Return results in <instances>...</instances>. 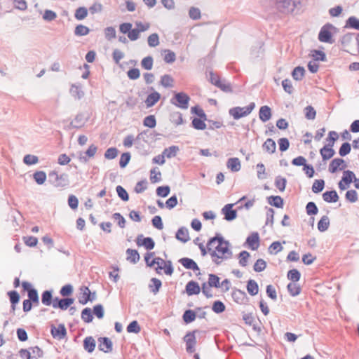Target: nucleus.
<instances>
[{
	"instance_id": "f3484780",
	"label": "nucleus",
	"mask_w": 359,
	"mask_h": 359,
	"mask_svg": "<svg viewBox=\"0 0 359 359\" xmlns=\"http://www.w3.org/2000/svg\"><path fill=\"white\" fill-rule=\"evenodd\" d=\"M98 348L104 353H109L112 351V342L108 337H100Z\"/></svg>"
},
{
	"instance_id": "13d9d810",
	"label": "nucleus",
	"mask_w": 359,
	"mask_h": 359,
	"mask_svg": "<svg viewBox=\"0 0 359 359\" xmlns=\"http://www.w3.org/2000/svg\"><path fill=\"white\" fill-rule=\"evenodd\" d=\"M131 158V155L130 152H124L121 154L120 160H119V166L121 168H124L129 163L130 160Z\"/></svg>"
},
{
	"instance_id": "c9c22d12",
	"label": "nucleus",
	"mask_w": 359,
	"mask_h": 359,
	"mask_svg": "<svg viewBox=\"0 0 359 359\" xmlns=\"http://www.w3.org/2000/svg\"><path fill=\"white\" fill-rule=\"evenodd\" d=\"M196 317V313L192 310H186L182 316L183 320L185 323H191L195 320Z\"/></svg>"
},
{
	"instance_id": "1a4fd4ad",
	"label": "nucleus",
	"mask_w": 359,
	"mask_h": 359,
	"mask_svg": "<svg viewBox=\"0 0 359 359\" xmlns=\"http://www.w3.org/2000/svg\"><path fill=\"white\" fill-rule=\"evenodd\" d=\"M236 203H226L221 210V213L224 215V219L231 222L237 217L238 208L233 209Z\"/></svg>"
},
{
	"instance_id": "b1692460",
	"label": "nucleus",
	"mask_w": 359,
	"mask_h": 359,
	"mask_svg": "<svg viewBox=\"0 0 359 359\" xmlns=\"http://www.w3.org/2000/svg\"><path fill=\"white\" fill-rule=\"evenodd\" d=\"M323 198L325 202H337L339 196L335 190L326 191L323 194Z\"/></svg>"
},
{
	"instance_id": "a878e982",
	"label": "nucleus",
	"mask_w": 359,
	"mask_h": 359,
	"mask_svg": "<svg viewBox=\"0 0 359 359\" xmlns=\"http://www.w3.org/2000/svg\"><path fill=\"white\" fill-rule=\"evenodd\" d=\"M344 28L354 29L359 31V19L355 16H351L346 20Z\"/></svg>"
},
{
	"instance_id": "a211bd4d",
	"label": "nucleus",
	"mask_w": 359,
	"mask_h": 359,
	"mask_svg": "<svg viewBox=\"0 0 359 359\" xmlns=\"http://www.w3.org/2000/svg\"><path fill=\"white\" fill-rule=\"evenodd\" d=\"M272 116L271 109L267 105L260 107L259 111V118L262 122L268 121Z\"/></svg>"
},
{
	"instance_id": "052dcab7",
	"label": "nucleus",
	"mask_w": 359,
	"mask_h": 359,
	"mask_svg": "<svg viewBox=\"0 0 359 359\" xmlns=\"http://www.w3.org/2000/svg\"><path fill=\"white\" fill-rule=\"evenodd\" d=\"M164 53L163 60L166 63L171 64L175 61L176 55L173 51L167 49L164 50Z\"/></svg>"
},
{
	"instance_id": "473e14b6",
	"label": "nucleus",
	"mask_w": 359,
	"mask_h": 359,
	"mask_svg": "<svg viewBox=\"0 0 359 359\" xmlns=\"http://www.w3.org/2000/svg\"><path fill=\"white\" fill-rule=\"evenodd\" d=\"M71 95L76 99L80 100L84 96V93L81 87L76 84H72L70 88Z\"/></svg>"
},
{
	"instance_id": "4be33fe9",
	"label": "nucleus",
	"mask_w": 359,
	"mask_h": 359,
	"mask_svg": "<svg viewBox=\"0 0 359 359\" xmlns=\"http://www.w3.org/2000/svg\"><path fill=\"white\" fill-rule=\"evenodd\" d=\"M341 163H344V160L340 158H336L331 161L329 165L328 170L330 173H335L338 170H341Z\"/></svg>"
},
{
	"instance_id": "4c0bfd02",
	"label": "nucleus",
	"mask_w": 359,
	"mask_h": 359,
	"mask_svg": "<svg viewBox=\"0 0 359 359\" xmlns=\"http://www.w3.org/2000/svg\"><path fill=\"white\" fill-rule=\"evenodd\" d=\"M174 83V79L169 74H164L161 78L160 83L164 88H170L172 87Z\"/></svg>"
},
{
	"instance_id": "0e129e2a",
	"label": "nucleus",
	"mask_w": 359,
	"mask_h": 359,
	"mask_svg": "<svg viewBox=\"0 0 359 359\" xmlns=\"http://www.w3.org/2000/svg\"><path fill=\"white\" fill-rule=\"evenodd\" d=\"M191 112L194 114H196L198 118H203L204 120H207V115L202 108H201L198 105H196L192 107L191 109Z\"/></svg>"
},
{
	"instance_id": "69168bd1",
	"label": "nucleus",
	"mask_w": 359,
	"mask_h": 359,
	"mask_svg": "<svg viewBox=\"0 0 359 359\" xmlns=\"http://www.w3.org/2000/svg\"><path fill=\"white\" fill-rule=\"evenodd\" d=\"M148 45L150 47H156L159 44V36L156 33L150 34L147 39Z\"/></svg>"
},
{
	"instance_id": "cd10ccee",
	"label": "nucleus",
	"mask_w": 359,
	"mask_h": 359,
	"mask_svg": "<svg viewBox=\"0 0 359 359\" xmlns=\"http://www.w3.org/2000/svg\"><path fill=\"white\" fill-rule=\"evenodd\" d=\"M126 259L133 264H136L140 260V255L136 250L128 248L126 250Z\"/></svg>"
},
{
	"instance_id": "39448f33",
	"label": "nucleus",
	"mask_w": 359,
	"mask_h": 359,
	"mask_svg": "<svg viewBox=\"0 0 359 359\" xmlns=\"http://www.w3.org/2000/svg\"><path fill=\"white\" fill-rule=\"evenodd\" d=\"M255 108V103L252 102L248 106L234 107L229 110V114L235 120H238L243 117L248 116Z\"/></svg>"
},
{
	"instance_id": "864d4df0",
	"label": "nucleus",
	"mask_w": 359,
	"mask_h": 359,
	"mask_svg": "<svg viewBox=\"0 0 359 359\" xmlns=\"http://www.w3.org/2000/svg\"><path fill=\"white\" fill-rule=\"evenodd\" d=\"M31 359H39L43 356V351L38 346L31 347L29 348Z\"/></svg>"
},
{
	"instance_id": "f704fd0d",
	"label": "nucleus",
	"mask_w": 359,
	"mask_h": 359,
	"mask_svg": "<svg viewBox=\"0 0 359 359\" xmlns=\"http://www.w3.org/2000/svg\"><path fill=\"white\" fill-rule=\"evenodd\" d=\"M206 120H204L201 118H194L191 121L192 127L196 130H205L206 128V124L205 123V121Z\"/></svg>"
},
{
	"instance_id": "a18cd8bd",
	"label": "nucleus",
	"mask_w": 359,
	"mask_h": 359,
	"mask_svg": "<svg viewBox=\"0 0 359 359\" xmlns=\"http://www.w3.org/2000/svg\"><path fill=\"white\" fill-rule=\"evenodd\" d=\"M143 125L149 128H154L156 126V120L154 115H149L143 120Z\"/></svg>"
},
{
	"instance_id": "774afa93",
	"label": "nucleus",
	"mask_w": 359,
	"mask_h": 359,
	"mask_svg": "<svg viewBox=\"0 0 359 359\" xmlns=\"http://www.w3.org/2000/svg\"><path fill=\"white\" fill-rule=\"evenodd\" d=\"M141 328L137 321L133 320L127 326V332L129 333L137 334L140 332Z\"/></svg>"
},
{
	"instance_id": "603ef678",
	"label": "nucleus",
	"mask_w": 359,
	"mask_h": 359,
	"mask_svg": "<svg viewBox=\"0 0 359 359\" xmlns=\"http://www.w3.org/2000/svg\"><path fill=\"white\" fill-rule=\"evenodd\" d=\"M81 318L85 323H87L93 321V316L92 314V311L90 308L87 307L83 309L81 312Z\"/></svg>"
},
{
	"instance_id": "09e8293b",
	"label": "nucleus",
	"mask_w": 359,
	"mask_h": 359,
	"mask_svg": "<svg viewBox=\"0 0 359 359\" xmlns=\"http://www.w3.org/2000/svg\"><path fill=\"white\" fill-rule=\"evenodd\" d=\"M330 225L329 218L327 216H323L318 223V229L320 232L325 231Z\"/></svg>"
},
{
	"instance_id": "338daca9",
	"label": "nucleus",
	"mask_w": 359,
	"mask_h": 359,
	"mask_svg": "<svg viewBox=\"0 0 359 359\" xmlns=\"http://www.w3.org/2000/svg\"><path fill=\"white\" fill-rule=\"evenodd\" d=\"M354 33H346L340 39V43L343 46H348L353 40Z\"/></svg>"
},
{
	"instance_id": "412c9836",
	"label": "nucleus",
	"mask_w": 359,
	"mask_h": 359,
	"mask_svg": "<svg viewBox=\"0 0 359 359\" xmlns=\"http://www.w3.org/2000/svg\"><path fill=\"white\" fill-rule=\"evenodd\" d=\"M226 166L231 172H238L241 168V161L238 158H230L226 162Z\"/></svg>"
},
{
	"instance_id": "c85d7f7f",
	"label": "nucleus",
	"mask_w": 359,
	"mask_h": 359,
	"mask_svg": "<svg viewBox=\"0 0 359 359\" xmlns=\"http://www.w3.org/2000/svg\"><path fill=\"white\" fill-rule=\"evenodd\" d=\"M262 147L264 150L269 152V154H273L276 149V144L275 141L271 138H268L264 142Z\"/></svg>"
},
{
	"instance_id": "dca6fc26",
	"label": "nucleus",
	"mask_w": 359,
	"mask_h": 359,
	"mask_svg": "<svg viewBox=\"0 0 359 359\" xmlns=\"http://www.w3.org/2000/svg\"><path fill=\"white\" fill-rule=\"evenodd\" d=\"M320 154L322 157V159L324 162L332 158L335 154V151L333 149V147H330L327 145H324L320 149Z\"/></svg>"
},
{
	"instance_id": "c03bdc74",
	"label": "nucleus",
	"mask_w": 359,
	"mask_h": 359,
	"mask_svg": "<svg viewBox=\"0 0 359 359\" xmlns=\"http://www.w3.org/2000/svg\"><path fill=\"white\" fill-rule=\"evenodd\" d=\"M325 187V181L322 179L316 180L312 185V191L315 194L321 192Z\"/></svg>"
},
{
	"instance_id": "7ed1b4c3",
	"label": "nucleus",
	"mask_w": 359,
	"mask_h": 359,
	"mask_svg": "<svg viewBox=\"0 0 359 359\" xmlns=\"http://www.w3.org/2000/svg\"><path fill=\"white\" fill-rule=\"evenodd\" d=\"M277 9L284 14L297 15L301 8L299 0H278Z\"/></svg>"
},
{
	"instance_id": "5701e85b",
	"label": "nucleus",
	"mask_w": 359,
	"mask_h": 359,
	"mask_svg": "<svg viewBox=\"0 0 359 359\" xmlns=\"http://www.w3.org/2000/svg\"><path fill=\"white\" fill-rule=\"evenodd\" d=\"M175 237L178 241L184 243H187L189 240L188 229L185 227H180L177 230Z\"/></svg>"
},
{
	"instance_id": "393cba45",
	"label": "nucleus",
	"mask_w": 359,
	"mask_h": 359,
	"mask_svg": "<svg viewBox=\"0 0 359 359\" xmlns=\"http://www.w3.org/2000/svg\"><path fill=\"white\" fill-rule=\"evenodd\" d=\"M95 340L93 337H87L83 340V348L88 353H92L95 348Z\"/></svg>"
},
{
	"instance_id": "6e6552de",
	"label": "nucleus",
	"mask_w": 359,
	"mask_h": 359,
	"mask_svg": "<svg viewBox=\"0 0 359 359\" xmlns=\"http://www.w3.org/2000/svg\"><path fill=\"white\" fill-rule=\"evenodd\" d=\"M355 179V173L349 170H344L341 180L339 182L338 186L340 190L347 189L351 183Z\"/></svg>"
},
{
	"instance_id": "bb28decb",
	"label": "nucleus",
	"mask_w": 359,
	"mask_h": 359,
	"mask_svg": "<svg viewBox=\"0 0 359 359\" xmlns=\"http://www.w3.org/2000/svg\"><path fill=\"white\" fill-rule=\"evenodd\" d=\"M179 151L180 148L178 146L172 145L168 148L164 149L162 154L165 157H167L168 158H171L176 156Z\"/></svg>"
},
{
	"instance_id": "f03ea898",
	"label": "nucleus",
	"mask_w": 359,
	"mask_h": 359,
	"mask_svg": "<svg viewBox=\"0 0 359 359\" xmlns=\"http://www.w3.org/2000/svg\"><path fill=\"white\" fill-rule=\"evenodd\" d=\"M154 252H147L144 255V260L147 266L152 267L154 264H157L158 266L156 268V271L158 273H160L159 270L164 269V272L166 275L171 276L173 273L174 269L172 267V262L170 260L165 261L161 257H155L151 262H149V259L153 257Z\"/></svg>"
},
{
	"instance_id": "9b49d317",
	"label": "nucleus",
	"mask_w": 359,
	"mask_h": 359,
	"mask_svg": "<svg viewBox=\"0 0 359 359\" xmlns=\"http://www.w3.org/2000/svg\"><path fill=\"white\" fill-rule=\"evenodd\" d=\"M136 243L138 246H144L147 250H152L155 243L151 237H144L142 234L138 235L136 238Z\"/></svg>"
},
{
	"instance_id": "a19ab883",
	"label": "nucleus",
	"mask_w": 359,
	"mask_h": 359,
	"mask_svg": "<svg viewBox=\"0 0 359 359\" xmlns=\"http://www.w3.org/2000/svg\"><path fill=\"white\" fill-rule=\"evenodd\" d=\"M89 32L90 29L88 27L83 25L81 24L76 25L74 29V34L79 36H86L89 34Z\"/></svg>"
},
{
	"instance_id": "6ab92c4d",
	"label": "nucleus",
	"mask_w": 359,
	"mask_h": 359,
	"mask_svg": "<svg viewBox=\"0 0 359 359\" xmlns=\"http://www.w3.org/2000/svg\"><path fill=\"white\" fill-rule=\"evenodd\" d=\"M179 262L186 269L193 271H199V267L194 260L188 257H183L179 259Z\"/></svg>"
},
{
	"instance_id": "5fc2aeb1",
	"label": "nucleus",
	"mask_w": 359,
	"mask_h": 359,
	"mask_svg": "<svg viewBox=\"0 0 359 359\" xmlns=\"http://www.w3.org/2000/svg\"><path fill=\"white\" fill-rule=\"evenodd\" d=\"M351 151V144L348 142H344L339 149V154L340 156L344 157L348 155Z\"/></svg>"
},
{
	"instance_id": "e433bc0d",
	"label": "nucleus",
	"mask_w": 359,
	"mask_h": 359,
	"mask_svg": "<svg viewBox=\"0 0 359 359\" xmlns=\"http://www.w3.org/2000/svg\"><path fill=\"white\" fill-rule=\"evenodd\" d=\"M154 65V58L152 56L149 55L144 57L141 61V66L145 70H151Z\"/></svg>"
},
{
	"instance_id": "f8f14e48",
	"label": "nucleus",
	"mask_w": 359,
	"mask_h": 359,
	"mask_svg": "<svg viewBox=\"0 0 359 359\" xmlns=\"http://www.w3.org/2000/svg\"><path fill=\"white\" fill-rule=\"evenodd\" d=\"M50 332L53 337L58 340L64 339L67 335V330L64 324H60L57 327L52 325Z\"/></svg>"
},
{
	"instance_id": "3c124183",
	"label": "nucleus",
	"mask_w": 359,
	"mask_h": 359,
	"mask_svg": "<svg viewBox=\"0 0 359 359\" xmlns=\"http://www.w3.org/2000/svg\"><path fill=\"white\" fill-rule=\"evenodd\" d=\"M170 188L168 185L160 186L156 188V195L159 197L165 198L168 196Z\"/></svg>"
},
{
	"instance_id": "7c9ffc66",
	"label": "nucleus",
	"mask_w": 359,
	"mask_h": 359,
	"mask_svg": "<svg viewBox=\"0 0 359 359\" xmlns=\"http://www.w3.org/2000/svg\"><path fill=\"white\" fill-rule=\"evenodd\" d=\"M291 74L295 81H301L305 74V69L302 66H297L294 68Z\"/></svg>"
},
{
	"instance_id": "680f3d73",
	"label": "nucleus",
	"mask_w": 359,
	"mask_h": 359,
	"mask_svg": "<svg viewBox=\"0 0 359 359\" xmlns=\"http://www.w3.org/2000/svg\"><path fill=\"white\" fill-rule=\"evenodd\" d=\"M339 138L338 133L335 131H330L328 133V136L326 138V141L327 142V144L325 145L330 146V147H334L335 142Z\"/></svg>"
},
{
	"instance_id": "423d86ee",
	"label": "nucleus",
	"mask_w": 359,
	"mask_h": 359,
	"mask_svg": "<svg viewBox=\"0 0 359 359\" xmlns=\"http://www.w3.org/2000/svg\"><path fill=\"white\" fill-rule=\"evenodd\" d=\"M190 97L184 92L175 93L170 99V103L182 109H187L189 107Z\"/></svg>"
},
{
	"instance_id": "20e7f679",
	"label": "nucleus",
	"mask_w": 359,
	"mask_h": 359,
	"mask_svg": "<svg viewBox=\"0 0 359 359\" xmlns=\"http://www.w3.org/2000/svg\"><path fill=\"white\" fill-rule=\"evenodd\" d=\"M337 28L330 23L325 24L320 29L318 33V40L320 42L333 43L334 41L332 39V31L336 32Z\"/></svg>"
},
{
	"instance_id": "79ce46f5",
	"label": "nucleus",
	"mask_w": 359,
	"mask_h": 359,
	"mask_svg": "<svg viewBox=\"0 0 359 359\" xmlns=\"http://www.w3.org/2000/svg\"><path fill=\"white\" fill-rule=\"evenodd\" d=\"M33 177L38 184L41 185L46 180L47 176L43 171H36L34 173Z\"/></svg>"
},
{
	"instance_id": "c756f323",
	"label": "nucleus",
	"mask_w": 359,
	"mask_h": 359,
	"mask_svg": "<svg viewBox=\"0 0 359 359\" xmlns=\"http://www.w3.org/2000/svg\"><path fill=\"white\" fill-rule=\"evenodd\" d=\"M84 119L85 118L83 114H78L74 120L70 123L69 128H80L85 123Z\"/></svg>"
},
{
	"instance_id": "de8ad7c7",
	"label": "nucleus",
	"mask_w": 359,
	"mask_h": 359,
	"mask_svg": "<svg viewBox=\"0 0 359 359\" xmlns=\"http://www.w3.org/2000/svg\"><path fill=\"white\" fill-rule=\"evenodd\" d=\"M88 15V9L86 7H79L74 13V17L78 20H82Z\"/></svg>"
},
{
	"instance_id": "72a5a7b5",
	"label": "nucleus",
	"mask_w": 359,
	"mask_h": 359,
	"mask_svg": "<svg viewBox=\"0 0 359 359\" xmlns=\"http://www.w3.org/2000/svg\"><path fill=\"white\" fill-rule=\"evenodd\" d=\"M150 281L151 283L149 285V290L151 292L156 294L158 292L162 285V283L156 278H152Z\"/></svg>"
},
{
	"instance_id": "9d476101",
	"label": "nucleus",
	"mask_w": 359,
	"mask_h": 359,
	"mask_svg": "<svg viewBox=\"0 0 359 359\" xmlns=\"http://www.w3.org/2000/svg\"><path fill=\"white\" fill-rule=\"evenodd\" d=\"M199 332L198 330L192 332H189L184 337V341L186 342V350L189 353H192L195 351V345L196 344V339L195 334Z\"/></svg>"
},
{
	"instance_id": "4d7b16f0",
	"label": "nucleus",
	"mask_w": 359,
	"mask_h": 359,
	"mask_svg": "<svg viewBox=\"0 0 359 359\" xmlns=\"http://www.w3.org/2000/svg\"><path fill=\"white\" fill-rule=\"evenodd\" d=\"M189 17L194 20H197L201 19V12L198 8L196 7H191L189 10Z\"/></svg>"
},
{
	"instance_id": "6e6d98bb",
	"label": "nucleus",
	"mask_w": 359,
	"mask_h": 359,
	"mask_svg": "<svg viewBox=\"0 0 359 359\" xmlns=\"http://www.w3.org/2000/svg\"><path fill=\"white\" fill-rule=\"evenodd\" d=\"M116 191L118 196L121 198V200H122L123 201H128L129 195L127 191L122 186L118 185L116 187Z\"/></svg>"
},
{
	"instance_id": "e2e57ef3",
	"label": "nucleus",
	"mask_w": 359,
	"mask_h": 359,
	"mask_svg": "<svg viewBox=\"0 0 359 359\" xmlns=\"http://www.w3.org/2000/svg\"><path fill=\"white\" fill-rule=\"evenodd\" d=\"M304 114L306 119L313 120L316 116V111L312 106L309 105L304 108Z\"/></svg>"
},
{
	"instance_id": "f257e3e1",
	"label": "nucleus",
	"mask_w": 359,
	"mask_h": 359,
	"mask_svg": "<svg viewBox=\"0 0 359 359\" xmlns=\"http://www.w3.org/2000/svg\"><path fill=\"white\" fill-rule=\"evenodd\" d=\"M212 243H217V245L215 246V250L210 252L212 257L221 259L231 258L233 253L229 249L230 243L228 241L224 240L221 234L216 233L215 236L208 241L209 246H211Z\"/></svg>"
},
{
	"instance_id": "bf43d9fd",
	"label": "nucleus",
	"mask_w": 359,
	"mask_h": 359,
	"mask_svg": "<svg viewBox=\"0 0 359 359\" xmlns=\"http://www.w3.org/2000/svg\"><path fill=\"white\" fill-rule=\"evenodd\" d=\"M287 276L289 280L295 283L299 280L301 278V273L297 269H293L287 272Z\"/></svg>"
},
{
	"instance_id": "ddd939ff",
	"label": "nucleus",
	"mask_w": 359,
	"mask_h": 359,
	"mask_svg": "<svg viewBox=\"0 0 359 359\" xmlns=\"http://www.w3.org/2000/svg\"><path fill=\"white\" fill-rule=\"evenodd\" d=\"M97 150V147L95 144H90L88 149L85 151L84 155L83 153H81L79 157V159L82 163H87L89 160V158L93 157L96 151Z\"/></svg>"
},
{
	"instance_id": "37998d69",
	"label": "nucleus",
	"mask_w": 359,
	"mask_h": 359,
	"mask_svg": "<svg viewBox=\"0 0 359 359\" xmlns=\"http://www.w3.org/2000/svg\"><path fill=\"white\" fill-rule=\"evenodd\" d=\"M289 293L292 296L295 297L300 294L301 287L295 283H290L287 286Z\"/></svg>"
},
{
	"instance_id": "ea45409f",
	"label": "nucleus",
	"mask_w": 359,
	"mask_h": 359,
	"mask_svg": "<svg viewBox=\"0 0 359 359\" xmlns=\"http://www.w3.org/2000/svg\"><path fill=\"white\" fill-rule=\"evenodd\" d=\"M53 294L52 291L45 290L41 294V302L46 306H50L52 304Z\"/></svg>"
},
{
	"instance_id": "49530a36",
	"label": "nucleus",
	"mask_w": 359,
	"mask_h": 359,
	"mask_svg": "<svg viewBox=\"0 0 359 359\" xmlns=\"http://www.w3.org/2000/svg\"><path fill=\"white\" fill-rule=\"evenodd\" d=\"M28 299L30 300L35 306H38L39 304V299L38 292L36 289H32L27 292Z\"/></svg>"
},
{
	"instance_id": "2f4dec72",
	"label": "nucleus",
	"mask_w": 359,
	"mask_h": 359,
	"mask_svg": "<svg viewBox=\"0 0 359 359\" xmlns=\"http://www.w3.org/2000/svg\"><path fill=\"white\" fill-rule=\"evenodd\" d=\"M247 290L248 293L252 296L257 294L259 292V286L255 280H249L247 284Z\"/></svg>"
},
{
	"instance_id": "8fccbe9b",
	"label": "nucleus",
	"mask_w": 359,
	"mask_h": 359,
	"mask_svg": "<svg viewBox=\"0 0 359 359\" xmlns=\"http://www.w3.org/2000/svg\"><path fill=\"white\" fill-rule=\"evenodd\" d=\"M250 257V255L248 252L245 250L241 251L238 254L239 264L243 267L246 266L248 265V259Z\"/></svg>"
},
{
	"instance_id": "2eb2a0df",
	"label": "nucleus",
	"mask_w": 359,
	"mask_h": 359,
	"mask_svg": "<svg viewBox=\"0 0 359 359\" xmlns=\"http://www.w3.org/2000/svg\"><path fill=\"white\" fill-rule=\"evenodd\" d=\"M161 99V94L154 90L152 93H149L144 102L147 108L151 107L154 106Z\"/></svg>"
},
{
	"instance_id": "58836bf2",
	"label": "nucleus",
	"mask_w": 359,
	"mask_h": 359,
	"mask_svg": "<svg viewBox=\"0 0 359 359\" xmlns=\"http://www.w3.org/2000/svg\"><path fill=\"white\" fill-rule=\"evenodd\" d=\"M8 295L11 303V308L13 310H15V304H18L20 300V295L15 290L9 291Z\"/></svg>"
},
{
	"instance_id": "aec40b11",
	"label": "nucleus",
	"mask_w": 359,
	"mask_h": 359,
	"mask_svg": "<svg viewBox=\"0 0 359 359\" xmlns=\"http://www.w3.org/2000/svg\"><path fill=\"white\" fill-rule=\"evenodd\" d=\"M201 291L199 285L197 282L191 280L186 285V292L189 296L199 294Z\"/></svg>"
},
{
	"instance_id": "0eeeda50",
	"label": "nucleus",
	"mask_w": 359,
	"mask_h": 359,
	"mask_svg": "<svg viewBox=\"0 0 359 359\" xmlns=\"http://www.w3.org/2000/svg\"><path fill=\"white\" fill-rule=\"evenodd\" d=\"M48 181L55 187H65L69 183L67 175H59L56 171L49 172Z\"/></svg>"
},
{
	"instance_id": "4468645a",
	"label": "nucleus",
	"mask_w": 359,
	"mask_h": 359,
	"mask_svg": "<svg viewBox=\"0 0 359 359\" xmlns=\"http://www.w3.org/2000/svg\"><path fill=\"white\" fill-rule=\"evenodd\" d=\"M246 243L252 250H257L259 246V236L257 232L252 233L246 239Z\"/></svg>"
}]
</instances>
